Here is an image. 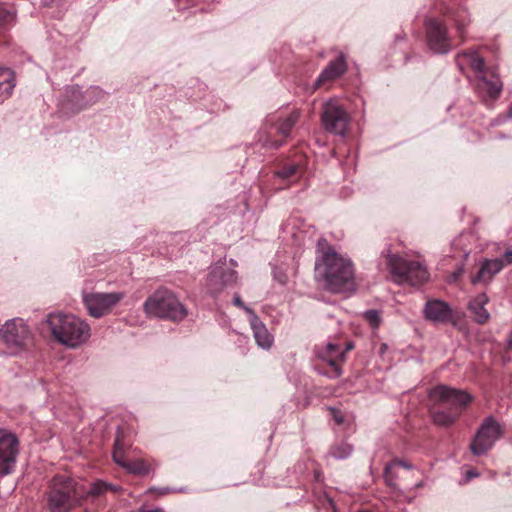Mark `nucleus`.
<instances>
[{
	"label": "nucleus",
	"mask_w": 512,
	"mask_h": 512,
	"mask_svg": "<svg viewBox=\"0 0 512 512\" xmlns=\"http://www.w3.org/2000/svg\"><path fill=\"white\" fill-rule=\"evenodd\" d=\"M353 448L350 444L342 442L331 448L330 454L336 459H346L351 455Z\"/></svg>",
	"instance_id": "nucleus-30"
},
{
	"label": "nucleus",
	"mask_w": 512,
	"mask_h": 512,
	"mask_svg": "<svg viewBox=\"0 0 512 512\" xmlns=\"http://www.w3.org/2000/svg\"><path fill=\"white\" fill-rule=\"evenodd\" d=\"M432 420L434 424L438 426L448 427L452 425L459 417V412L434 410L431 412Z\"/></svg>",
	"instance_id": "nucleus-25"
},
{
	"label": "nucleus",
	"mask_w": 512,
	"mask_h": 512,
	"mask_svg": "<svg viewBox=\"0 0 512 512\" xmlns=\"http://www.w3.org/2000/svg\"><path fill=\"white\" fill-rule=\"evenodd\" d=\"M427 39L429 48L435 53L446 54L452 48L446 27L435 19L427 22Z\"/></svg>",
	"instance_id": "nucleus-12"
},
{
	"label": "nucleus",
	"mask_w": 512,
	"mask_h": 512,
	"mask_svg": "<svg viewBox=\"0 0 512 512\" xmlns=\"http://www.w3.org/2000/svg\"><path fill=\"white\" fill-rule=\"evenodd\" d=\"M148 492L157 493V495H166L169 493L175 492V489L170 487H163V488H150Z\"/></svg>",
	"instance_id": "nucleus-34"
},
{
	"label": "nucleus",
	"mask_w": 512,
	"mask_h": 512,
	"mask_svg": "<svg viewBox=\"0 0 512 512\" xmlns=\"http://www.w3.org/2000/svg\"><path fill=\"white\" fill-rule=\"evenodd\" d=\"M491 79L488 78L487 72L476 77V86L479 91H485L491 99H497L503 89V83L495 74L490 72Z\"/></svg>",
	"instance_id": "nucleus-17"
},
{
	"label": "nucleus",
	"mask_w": 512,
	"mask_h": 512,
	"mask_svg": "<svg viewBox=\"0 0 512 512\" xmlns=\"http://www.w3.org/2000/svg\"><path fill=\"white\" fill-rule=\"evenodd\" d=\"M299 165L295 163L288 164L276 172V176L282 180H288L297 173Z\"/></svg>",
	"instance_id": "nucleus-31"
},
{
	"label": "nucleus",
	"mask_w": 512,
	"mask_h": 512,
	"mask_svg": "<svg viewBox=\"0 0 512 512\" xmlns=\"http://www.w3.org/2000/svg\"><path fill=\"white\" fill-rule=\"evenodd\" d=\"M364 318L370 323L371 326L373 327H378L380 322H381V318H380V314L377 310L375 309H371V310H367L364 312Z\"/></svg>",
	"instance_id": "nucleus-32"
},
{
	"label": "nucleus",
	"mask_w": 512,
	"mask_h": 512,
	"mask_svg": "<svg viewBox=\"0 0 512 512\" xmlns=\"http://www.w3.org/2000/svg\"><path fill=\"white\" fill-rule=\"evenodd\" d=\"M333 418L337 424H342L344 422V416L340 413V411L333 409Z\"/></svg>",
	"instance_id": "nucleus-36"
},
{
	"label": "nucleus",
	"mask_w": 512,
	"mask_h": 512,
	"mask_svg": "<svg viewBox=\"0 0 512 512\" xmlns=\"http://www.w3.org/2000/svg\"><path fill=\"white\" fill-rule=\"evenodd\" d=\"M28 326L22 319H12L5 323L2 337L5 343L12 346H22L29 337Z\"/></svg>",
	"instance_id": "nucleus-14"
},
{
	"label": "nucleus",
	"mask_w": 512,
	"mask_h": 512,
	"mask_svg": "<svg viewBox=\"0 0 512 512\" xmlns=\"http://www.w3.org/2000/svg\"><path fill=\"white\" fill-rule=\"evenodd\" d=\"M47 495L50 512H70L85 498L83 485L65 475H56L51 480Z\"/></svg>",
	"instance_id": "nucleus-3"
},
{
	"label": "nucleus",
	"mask_w": 512,
	"mask_h": 512,
	"mask_svg": "<svg viewBox=\"0 0 512 512\" xmlns=\"http://www.w3.org/2000/svg\"><path fill=\"white\" fill-rule=\"evenodd\" d=\"M429 397L440 405H447L453 412H459L465 408L471 401L472 396L464 390L451 388L445 385H439L433 388Z\"/></svg>",
	"instance_id": "nucleus-8"
},
{
	"label": "nucleus",
	"mask_w": 512,
	"mask_h": 512,
	"mask_svg": "<svg viewBox=\"0 0 512 512\" xmlns=\"http://www.w3.org/2000/svg\"><path fill=\"white\" fill-rule=\"evenodd\" d=\"M124 298L121 292L111 293H86L83 302L88 314L94 318H100L112 310Z\"/></svg>",
	"instance_id": "nucleus-10"
},
{
	"label": "nucleus",
	"mask_w": 512,
	"mask_h": 512,
	"mask_svg": "<svg viewBox=\"0 0 512 512\" xmlns=\"http://www.w3.org/2000/svg\"><path fill=\"white\" fill-rule=\"evenodd\" d=\"M439 11L444 15H450L456 22L457 31L462 41H464V28L468 22V12L467 8L461 5L455 9L454 7H450L445 3H441L439 7Z\"/></svg>",
	"instance_id": "nucleus-20"
},
{
	"label": "nucleus",
	"mask_w": 512,
	"mask_h": 512,
	"mask_svg": "<svg viewBox=\"0 0 512 512\" xmlns=\"http://www.w3.org/2000/svg\"><path fill=\"white\" fill-rule=\"evenodd\" d=\"M125 470H127L129 473L139 475V476H145L149 474L153 467L145 462L143 459H137L134 461H127V464H125Z\"/></svg>",
	"instance_id": "nucleus-27"
},
{
	"label": "nucleus",
	"mask_w": 512,
	"mask_h": 512,
	"mask_svg": "<svg viewBox=\"0 0 512 512\" xmlns=\"http://www.w3.org/2000/svg\"><path fill=\"white\" fill-rule=\"evenodd\" d=\"M18 454L17 436L7 429L0 428V477L12 473Z\"/></svg>",
	"instance_id": "nucleus-9"
},
{
	"label": "nucleus",
	"mask_w": 512,
	"mask_h": 512,
	"mask_svg": "<svg viewBox=\"0 0 512 512\" xmlns=\"http://www.w3.org/2000/svg\"><path fill=\"white\" fill-rule=\"evenodd\" d=\"M487 303H488V297L484 293L477 295L475 298H473L469 302L468 308L471 311V313L473 314L474 320L478 324H484L490 318V314L485 308V305Z\"/></svg>",
	"instance_id": "nucleus-22"
},
{
	"label": "nucleus",
	"mask_w": 512,
	"mask_h": 512,
	"mask_svg": "<svg viewBox=\"0 0 512 512\" xmlns=\"http://www.w3.org/2000/svg\"><path fill=\"white\" fill-rule=\"evenodd\" d=\"M14 19V14L6 6L0 4V26L11 22Z\"/></svg>",
	"instance_id": "nucleus-33"
},
{
	"label": "nucleus",
	"mask_w": 512,
	"mask_h": 512,
	"mask_svg": "<svg viewBox=\"0 0 512 512\" xmlns=\"http://www.w3.org/2000/svg\"><path fill=\"white\" fill-rule=\"evenodd\" d=\"M318 355L333 368L335 377H340L342 375L339 362L344 360L345 351L339 345L328 343L325 350Z\"/></svg>",
	"instance_id": "nucleus-18"
},
{
	"label": "nucleus",
	"mask_w": 512,
	"mask_h": 512,
	"mask_svg": "<svg viewBox=\"0 0 512 512\" xmlns=\"http://www.w3.org/2000/svg\"><path fill=\"white\" fill-rule=\"evenodd\" d=\"M423 313L427 320L434 323L456 324L457 322L450 305L442 300H428L424 306Z\"/></svg>",
	"instance_id": "nucleus-13"
},
{
	"label": "nucleus",
	"mask_w": 512,
	"mask_h": 512,
	"mask_svg": "<svg viewBox=\"0 0 512 512\" xmlns=\"http://www.w3.org/2000/svg\"><path fill=\"white\" fill-rule=\"evenodd\" d=\"M46 323L54 339L68 348H78L91 336L88 323L72 314L50 313Z\"/></svg>",
	"instance_id": "nucleus-2"
},
{
	"label": "nucleus",
	"mask_w": 512,
	"mask_h": 512,
	"mask_svg": "<svg viewBox=\"0 0 512 512\" xmlns=\"http://www.w3.org/2000/svg\"><path fill=\"white\" fill-rule=\"evenodd\" d=\"M503 267V259L485 260L478 273L472 278V283L488 282L495 274L500 272Z\"/></svg>",
	"instance_id": "nucleus-21"
},
{
	"label": "nucleus",
	"mask_w": 512,
	"mask_h": 512,
	"mask_svg": "<svg viewBox=\"0 0 512 512\" xmlns=\"http://www.w3.org/2000/svg\"><path fill=\"white\" fill-rule=\"evenodd\" d=\"M455 60L460 70H463L465 66H470L479 75L486 73L484 59L477 52L463 51L456 56Z\"/></svg>",
	"instance_id": "nucleus-19"
},
{
	"label": "nucleus",
	"mask_w": 512,
	"mask_h": 512,
	"mask_svg": "<svg viewBox=\"0 0 512 512\" xmlns=\"http://www.w3.org/2000/svg\"><path fill=\"white\" fill-rule=\"evenodd\" d=\"M109 489L114 490V491L117 490L116 487H114L110 484H107L106 482H103V481L94 482L88 489H86L83 486V490L85 491V497H88V496L99 497V496L103 495Z\"/></svg>",
	"instance_id": "nucleus-28"
},
{
	"label": "nucleus",
	"mask_w": 512,
	"mask_h": 512,
	"mask_svg": "<svg viewBox=\"0 0 512 512\" xmlns=\"http://www.w3.org/2000/svg\"><path fill=\"white\" fill-rule=\"evenodd\" d=\"M144 312L149 317H155L173 322L183 321L188 310L180 302L174 292L167 288H159L151 294L143 304Z\"/></svg>",
	"instance_id": "nucleus-4"
},
{
	"label": "nucleus",
	"mask_w": 512,
	"mask_h": 512,
	"mask_svg": "<svg viewBox=\"0 0 512 512\" xmlns=\"http://www.w3.org/2000/svg\"><path fill=\"white\" fill-rule=\"evenodd\" d=\"M322 125L331 134L345 136L350 117L347 111L336 100H328L323 104Z\"/></svg>",
	"instance_id": "nucleus-7"
},
{
	"label": "nucleus",
	"mask_w": 512,
	"mask_h": 512,
	"mask_svg": "<svg viewBox=\"0 0 512 512\" xmlns=\"http://www.w3.org/2000/svg\"><path fill=\"white\" fill-rule=\"evenodd\" d=\"M315 273L318 281L332 293L351 292L355 289L354 267L350 259L339 255L331 246L318 250Z\"/></svg>",
	"instance_id": "nucleus-1"
},
{
	"label": "nucleus",
	"mask_w": 512,
	"mask_h": 512,
	"mask_svg": "<svg viewBox=\"0 0 512 512\" xmlns=\"http://www.w3.org/2000/svg\"><path fill=\"white\" fill-rule=\"evenodd\" d=\"M395 466H402L404 468H411V465L408 464V463H405L404 461L402 460H395L393 461L392 463L388 464L386 467H385V471H384V479H385V482L389 485V486H395V483H394V480H395V476L392 472L393 468Z\"/></svg>",
	"instance_id": "nucleus-29"
},
{
	"label": "nucleus",
	"mask_w": 512,
	"mask_h": 512,
	"mask_svg": "<svg viewBox=\"0 0 512 512\" xmlns=\"http://www.w3.org/2000/svg\"><path fill=\"white\" fill-rule=\"evenodd\" d=\"M346 71V59L345 56L341 53L335 60L330 61L318 76L317 80L315 81V88H319L325 83L341 77Z\"/></svg>",
	"instance_id": "nucleus-15"
},
{
	"label": "nucleus",
	"mask_w": 512,
	"mask_h": 512,
	"mask_svg": "<svg viewBox=\"0 0 512 512\" xmlns=\"http://www.w3.org/2000/svg\"><path fill=\"white\" fill-rule=\"evenodd\" d=\"M504 260H505L506 264L512 263V250H507L504 253Z\"/></svg>",
	"instance_id": "nucleus-38"
},
{
	"label": "nucleus",
	"mask_w": 512,
	"mask_h": 512,
	"mask_svg": "<svg viewBox=\"0 0 512 512\" xmlns=\"http://www.w3.org/2000/svg\"><path fill=\"white\" fill-rule=\"evenodd\" d=\"M299 117L300 112L298 110H294L285 118L279 119L276 123V129L278 134L284 138L289 137L293 127L298 122Z\"/></svg>",
	"instance_id": "nucleus-23"
},
{
	"label": "nucleus",
	"mask_w": 512,
	"mask_h": 512,
	"mask_svg": "<svg viewBox=\"0 0 512 512\" xmlns=\"http://www.w3.org/2000/svg\"><path fill=\"white\" fill-rule=\"evenodd\" d=\"M233 302H234V304H235L236 306H238V307H240V308H242V309H244V310H245V308H248V307L243 303V301L241 300V298H240V296H239L238 294H236V295L234 296Z\"/></svg>",
	"instance_id": "nucleus-37"
},
{
	"label": "nucleus",
	"mask_w": 512,
	"mask_h": 512,
	"mask_svg": "<svg viewBox=\"0 0 512 512\" xmlns=\"http://www.w3.org/2000/svg\"><path fill=\"white\" fill-rule=\"evenodd\" d=\"M14 87V73L8 68L0 67V96L9 97Z\"/></svg>",
	"instance_id": "nucleus-24"
},
{
	"label": "nucleus",
	"mask_w": 512,
	"mask_h": 512,
	"mask_svg": "<svg viewBox=\"0 0 512 512\" xmlns=\"http://www.w3.org/2000/svg\"><path fill=\"white\" fill-rule=\"evenodd\" d=\"M507 117L512 119V103L509 105V108L507 110Z\"/></svg>",
	"instance_id": "nucleus-40"
},
{
	"label": "nucleus",
	"mask_w": 512,
	"mask_h": 512,
	"mask_svg": "<svg viewBox=\"0 0 512 512\" xmlns=\"http://www.w3.org/2000/svg\"><path fill=\"white\" fill-rule=\"evenodd\" d=\"M139 512H164V511L157 508V509H152V510H140Z\"/></svg>",
	"instance_id": "nucleus-41"
},
{
	"label": "nucleus",
	"mask_w": 512,
	"mask_h": 512,
	"mask_svg": "<svg viewBox=\"0 0 512 512\" xmlns=\"http://www.w3.org/2000/svg\"><path fill=\"white\" fill-rule=\"evenodd\" d=\"M126 449V444L123 440V432L120 428L117 430V436L114 443L113 450V460L121 467L125 468V464L127 461L124 460V450Z\"/></svg>",
	"instance_id": "nucleus-26"
},
{
	"label": "nucleus",
	"mask_w": 512,
	"mask_h": 512,
	"mask_svg": "<svg viewBox=\"0 0 512 512\" xmlns=\"http://www.w3.org/2000/svg\"><path fill=\"white\" fill-rule=\"evenodd\" d=\"M283 142H278V141H270L268 139L266 140H263V145L265 147H269V148H279L280 146H282Z\"/></svg>",
	"instance_id": "nucleus-35"
},
{
	"label": "nucleus",
	"mask_w": 512,
	"mask_h": 512,
	"mask_svg": "<svg viewBox=\"0 0 512 512\" xmlns=\"http://www.w3.org/2000/svg\"><path fill=\"white\" fill-rule=\"evenodd\" d=\"M352 347H353V345L351 343H348L346 349H343V350L346 353L348 350L352 349Z\"/></svg>",
	"instance_id": "nucleus-42"
},
{
	"label": "nucleus",
	"mask_w": 512,
	"mask_h": 512,
	"mask_svg": "<svg viewBox=\"0 0 512 512\" xmlns=\"http://www.w3.org/2000/svg\"><path fill=\"white\" fill-rule=\"evenodd\" d=\"M478 476H479V474H478V472H476L475 470H469V471L466 473V478H467L468 480H470V479H472V478H474V477H478Z\"/></svg>",
	"instance_id": "nucleus-39"
},
{
	"label": "nucleus",
	"mask_w": 512,
	"mask_h": 512,
	"mask_svg": "<svg viewBox=\"0 0 512 512\" xmlns=\"http://www.w3.org/2000/svg\"><path fill=\"white\" fill-rule=\"evenodd\" d=\"M245 312L250 316V325L257 345L269 349L273 344V336L251 308H245Z\"/></svg>",
	"instance_id": "nucleus-16"
},
{
	"label": "nucleus",
	"mask_w": 512,
	"mask_h": 512,
	"mask_svg": "<svg viewBox=\"0 0 512 512\" xmlns=\"http://www.w3.org/2000/svg\"><path fill=\"white\" fill-rule=\"evenodd\" d=\"M503 434L504 428L496 418L492 415L486 417L470 444L471 452L476 456L486 454Z\"/></svg>",
	"instance_id": "nucleus-6"
},
{
	"label": "nucleus",
	"mask_w": 512,
	"mask_h": 512,
	"mask_svg": "<svg viewBox=\"0 0 512 512\" xmlns=\"http://www.w3.org/2000/svg\"><path fill=\"white\" fill-rule=\"evenodd\" d=\"M237 281L235 270L225 267L224 264L214 265L210 268L205 288L208 294L216 296L225 288L232 286Z\"/></svg>",
	"instance_id": "nucleus-11"
},
{
	"label": "nucleus",
	"mask_w": 512,
	"mask_h": 512,
	"mask_svg": "<svg viewBox=\"0 0 512 512\" xmlns=\"http://www.w3.org/2000/svg\"><path fill=\"white\" fill-rule=\"evenodd\" d=\"M387 266L397 284L418 286L429 279L426 266L420 261L407 260L396 254H387Z\"/></svg>",
	"instance_id": "nucleus-5"
}]
</instances>
